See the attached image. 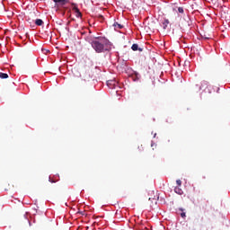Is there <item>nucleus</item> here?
I'll use <instances>...</instances> for the list:
<instances>
[{
    "label": "nucleus",
    "mask_w": 230,
    "mask_h": 230,
    "mask_svg": "<svg viewBox=\"0 0 230 230\" xmlns=\"http://www.w3.org/2000/svg\"><path fill=\"white\" fill-rule=\"evenodd\" d=\"M116 81L114 80H110L107 82V85L108 87H110V89H115L116 88Z\"/></svg>",
    "instance_id": "nucleus-4"
},
{
    "label": "nucleus",
    "mask_w": 230,
    "mask_h": 230,
    "mask_svg": "<svg viewBox=\"0 0 230 230\" xmlns=\"http://www.w3.org/2000/svg\"><path fill=\"white\" fill-rule=\"evenodd\" d=\"M181 218H185L186 213L182 212V213L181 214Z\"/></svg>",
    "instance_id": "nucleus-16"
},
{
    "label": "nucleus",
    "mask_w": 230,
    "mask_h": 230,
    "mask_svg": "<svg viewBox=\"0 0 230 230\" xmlns=\"http://www.w3.org/2000/svg\"><path fill=\"white\" fill-rule=\"evenodd\" d=\"M149 200H152V198H149Z\"/></svg>",
    "instance_id": "nucleus-19"
},
{
    "label": "nucleus",
    "mask_w": 230,
    "mask_h": 230,
    "mask_svg": "<svg viewBox=\"0 0 230 230\" xmlns=\"http://www.w3.org/2000/svg\"><path fill=\"white\" fill-rule=\"evenodd\" d=\"M56 4H66L67 0H53Z\"/></svg>",
    "instance_id": "nucleus-7"
},
{
    "label": "nucleus",
    "mask_w": 230,
    "mask_h": 230,
    "mask_svg": "<svg viewBox=\"0 0 230 230\" xmlns=\"http://www.w3.org/2000/svg\"><path fill=\"white\" fill-rule=\"evenodd\" d=\"M49 182H55V181H53V180H49Z\"/></svg>",
    "instance_id": "nucleus-18"
},
{
    "label": "nucleus",
    "mask_w": 230,
    "mask_h": 230,
    "mask_svg": "<svg viewBox=\"0 0 230 230\" xmlns=\"http://www.w3.org/2000/svg\"><path fill=\"white\" fill-rule=\"evenodd\" d=\"M0 78H2V80L8 78V74L0 72Z\"/></svg>",
    "instance_id": "nucleus-13"
},
{
    "label": "nucleus",
    "mask_w": 230,
    "mask_h": 230,
    "mask_svg": "<svg viewBox=\"0 0 230 230\" xmlns=\"http://www.w3.org/2000/svg\"><path fill=\"white\" fill-rule=\"evenodd\" d=\"M208 81H202L201 83V86L199 87V90L200 89H206V87H208Z\"/></svg>",
    "instance_id": "nucleus-11"
},
{
    "label": "nucleus",
    "mask_w": 230,
    "mask_h": 230,
    "mask_svg": "<svg viewBox=\"0 0 230 230\" xmlns=\"http://www.w3.org/2000/svg\"><path fill=\"white\" fill-rule=\"evenodd\" d=\"M131 49L133 51H140V52L143 51V48H139V45L136 43L131 46Z\"/></svg>",
    "instance_id": "nucleus-6"
},
{
    "label": "nucleus",
    "mask_w": 230,
    "mask_h": 230,
    "mask_svg": "<svg viewBox=\"0 0 230 230\" xmlns=\"http://www.w3.org/2000/svg\"><path fill=\"white\" fill-rule=\"evenodd\" d=\"M169 24H170V21L169 20H164V22H163L164 30H166V28H168Z\"/></svg>",
    "instance_id": "nucleus-9"
},
{
    "label": "nucleus",
    "mask_w": 230,
    "mask_h": 230,
    "mask_svg": "<svg viewBox=\"0 0 230 230\" xmlns=\"http://www.w3.org/2000/svg\"><path fill=\"white\" fill-rule=\"evenodd\" d=\"M92 48L96 51V53H103L109 51L107 46H109V40L102 37L96 38L91 42Z\"/></svg>",
    "instance_id": "nucleus-1"
},
{
    "label": "nucleus",
    "mask_w": 230,
    "mask_h": 230,
    "mask_svg": "<svg viewBox=\"0 0 230 230\" xmlns=\"http://www.w3.org/2000/svg\"><path fill=\"white\" fill-rule=\"evenodd\" d=\"M35 24H36V26H42L44 24V22L40 19H37L35 21Z\"/></svg>",
    "instance_id": "nucleus-10"
},
{
    "label": "nucleus",
    "mask_w": 230,
    "mask_h": 230,
    "mask_svg": "<svg viewBox=\"0 0 230 230\" xmlns=\"http://www.w3.org/2000/svg\"><path fill=\"white\" fill-rule=\"evenodd\" d=\"M113 26H114L115 30H121V29H123V25H121L120 23H118V22H114Z\"/></svg>",
    "instance_id": "nucleus-8"
},
{
    "label": "nucleus",
    "mask_w": 230,
    "mask_h": 230,
    "mask_svg": "<svg viewBox=\"0 0 230 230\" xmlns=\"http://www.w3.org/2000/svg\"><path fill=\"white\" fill-rule=\"evenodd\" d=\"M179 13H184V8L183 7H178Z\"/></svg>",
    "instance_id": "nucleus-14"
},
{
    "label": "nucleus",
    "mask_w": 230,
    "mask_h": 230,
    "mask_svg": "<svg viewBox=\"0 0 230 230\" xmlns=\"http://www.w3.org/2000/svg\"><path fill=\"white\" fill-rule=\"evenodd\" d=\"M93 76H91V74L84 72L82 75H81V80L82 82H84V84H87V82H91Z\"/></svg>",
    "instance_id": "nucleus-3"
},
{
    "label": "nucleus",
    "mask_w": 230,
    "mask_h": 230,
    "mask_svg": "<svg viewBox=\"0 0 230 230\" xmlns=\"http://www.w3.org/2000/svg\"><path fill=\"white\" fill-rule=\"evenodd\" d=\"M179 27L182 31H184V30H188V28H190V21H188L186 18H181Z\"/></svg>",
    "instance_id": "nucleus-2"
},
{
    "label": "nucleus",
    "mask_w": 230,
    "mask_h": 230,
    "mask_svg": "<svg viewBox=\"0 0 230 230\" xmlns=\"http://www.w3.org/2000/svg\"><path fill=\"white\" fill-rule=\"evenodd\" d=\"M176 184H178V186H181L182 185V181L181 180H177L176 181Z\"/></svg>",
    "instance_id": "nucleus-15"
},
{
    "label": "nucleus",
    "mask_w": 230,
    "mask_h": 230,
    "mask_svg": "<svg viewBox=\"0 0 230 230\" xmlns=\"http://www.w3.org/2000/svg\"><path fill=\"white\" fill-rule=\"evenodd\" d=\"M174 191L175 193H177L178 195H182V190L179 187H175L174 188Z\"/></svg>",
    "instance_id": "nucleus-12"
},
{
    "label": "nucleus",
    "mask_w": 230,
    "mask_h": 230,
    "mask_svg": "<svg viewBox=\"0 0 230 230\" xmlns=\"http://www.w3.org/2000/svg\"><path fill=\"white\" fill-rule=\"evenodd\" d=\"M98 17H99V19H101V21H103V19H104L103 15H102V14H99Z\"/></svg>",
    "instance_id": "nucleus-17"
},
{
    "label": "nucleus",
    "mask_w": 230,
    "mask_h": 230,
    "mask_svg": "<svg viewBox=\"0 0 230 230\" xmlns=\"http://www.w3.org/2000/svg\"><path fill=\"white\" fill-rule=\"evenodd\" d=\"M73 10L75 11V17H82V13L80 12V9L76 7V5H74Z\"/></svg>",
    "instance_id": "nucleus-5"
}]
</instances>
